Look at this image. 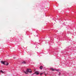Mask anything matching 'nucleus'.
I'll list each match as a JSON object with an SVG mask.
<instances>
[{
  "label": "nucleus",
  "instance_id": "nucleus-10",
  "mask_svg": "<svg viewBox=\"0 0 76 76\" xmlns=\"http://www.w3.org/2000/svg\"><path fill=\"white\" fill-rule=\"evenodd\" d=\"M56 72H57V71H58V70H58V69H56Z\"/></svg>",
  "mask_w": 76,
  "mask_h": 76
},
{
  "label": "nucleus",
  "instance_id": "nucleus-3",
  "mask_svg": "<svg viewBox=\"0 0 76 76\" xmlns=\"http://www.w3.org/2000/svg\"><path fill=\"white\" fill-rule=\"evenodd\" d=\"M39 72L38 71H36L34 72V74L37 75H38V74H39Z\"/></svg>",
  "mask_w": 76,
  "mask_h": 76
},
{
  "label": "nucleus",
  "instance_id": "nucleus-12",
  "mask_svg": "<svg viewBox=\"0 0 76 76\" xmlns=\"http://www.w3.org/2000/svg\"><path fill=\"white\" fill-rule=\"evenodd\" d=\"M14 58V59H15V58H15V57H14V58Z\"/></svg>",
  "mask_w": 76,
  "mask_h": 76
},
{
  "label": "nucleus",
  "instance_id": "nucleus-9",
  "mask_svg": "<svg viewBox=\"0 0 76 76\" xmlns=\"http://www.w3.org/2000/svg\"><path fill=\"white\" fill-rule=\"evenodd\" d=\"M43 74H44V73H41V74H40V76H41V75H43Z\"/></svg>",
  "mask_w": 76,
  "mask_h": 76
},
{
  "label": "nucleus",
  "instance_id": "nucleus-8",
  "mask_svg": "<svg viewBox=\"0 0 76 76\" xmlns=\"http://www.w3.org/2000/svg\"><path fill=\"white\" fill-rule=\"evenodd\" d=\"M40 69H42V66H41L40 67Z\"/></svg>",
  "mask_w": 76,
  "mask_h": 76
},
{
  "label": "nucleus",
  "instance_id": "nucleus-2",
  "mask_svg": "<svg viewBox=\"0 0 76 76\" xmlns=\"http://www.w3.org/2000/svg\"><path fill=\"white\" fill-rule=\"evenodd\" d=\"M1 62L2 64H4V65H8V64H6V63H5V62H3V61H1Z\"/></svg>",
  "mask_w": 76,
  "mask_h": 76
},
{
  "label": "nucleus",
  "instance_id": "nucleus-1",
  "mask_svg": "<svg viewBox=\"0 0 76 76\" xmlns=\"http://www.w3.org/2000/svg\"><path fill=\"white\" fill-rule=\"evenodd\" d=\"M25 74H28V73H32V71L31 69H27L26 72H24Z\"/></svg>",
  "mask_w": 76,
  "mask_h": 76
},
{
  "label": "nucleus",
  "instance_id": "nucleus-11",
  "mask_svg": "<svg viewBox=\"0 0 76 76\" xmlns=\"http://www.w3.org/2000/svg\"><path fill=\"white\" fill-rule=\"evenodd\" d=\"M59 76H60V75H61V73H60V72L59 73Z\"/></svg>",
  "mask_w": 76,
  "mask_h": 76
},
{
  "label": "nucleus",
  "instance_id": "nucleus-4",
  "mask_svg": "<svg viewBox=\"0 0 76 76\" xmlns=\"http://www.w3.org/2000/svg\"><path fill=\"white\" fill-rule=\"evenodd\" d=\"M50 69L51 71H54L55 70V69H54L53 68H51Z\"/></svg>",
  "mask_w": 76,
  "mask_h": 76
},
{
  "label": "nucleus",
  "instance_id": "nucleus-7",
  "mask_svg": "<svg viewBox=\"0 0 76 76\" xmlns=\"http://www.w3.org/2000/svg\"><path fill=\"white\" fill-rule=\"evenodd\" d=\"M22 64H26V62H25L24 61H23L22 62Z\"/></svg>",
  "mask_w": 76,
  "mask_h": 76
},
{
  "label": "nucleus",
  "instance_id": "nucleus-5",
  "mask_svg": "<svg viewBox=\"0 0 76 76\" xmlns=\"http://www.w3.org/2000/svg\"><path fill=\"white\" fill-rule=\"evenodd\" d=\"M5 64H8V65H5L6 66H7L8 65H9V64L7 62H5Z\"/></svg>",
  "mask_w": 76,
  "mask_h": 76
},
{
  "label": "nucleus",
  "instance_id": "nucleus-6",
  "mask_svg": "<svg viewBox=\"0 0 76 76\" xmlns=\"http://www.w3.org/2000/svg\"><path fill=\"white\" fill-rule=\"evenodd\" d=\"M0 72L2 73H4V72L2 70H1L0 71Z\"/></svg>",
  "mask_w": 76,
  "mask_h": 76
}]
</instances>
